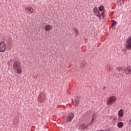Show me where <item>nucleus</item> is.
<instances>
[{
	"label": "nucleus",
	"mask_w": 131,
	"mask_h": 131,
	"mask_svg": "<svg viewBox=\"0 0 131 131\" xmlns=\"http://www.w3.org/2000/svg\"><path fill=\"white\" fill-rule=\"evenodd\" d=\"M117 125L119 128H122V127H123V122H120L117 124Z\"/></svg>",
	"instance_id": "nucleus-11"
},
{
	"label": "nucleus",
	"mask_w": 131,
	"mask_h": 131,
	"mask_svg": "<svg viewBox=\"0 0 131 131\" xmlns=\"http://www.w3.org/2000/svg\"><path fill=\"white\" fill-rule=\"evenodd\" d=\"M97 17H98V18H101V13H100V11H99L98 14L96 15Z\"/></svg>",
	"instance_id": "nucleus-20"
},
{
	"label": "nucleus",
	"mask_w": 131,
	"mask_h": 131,
	"mask_svg": "<svg viewBox=\"0 0 131 131\" xmlns=\"http://www.w3.org/2000/svg\"><path fill=\"white\" fill-rule=\"evenodd\" d=\"M101 17H102V18H105V10H104L101 14Z\"/></svg>",
	"instance_id": "nucleus-19"
},
{
	"label": "nucleus",
	"mask_w": 131,
	"mask_h": 131,
	"mask_svg": "<svg viewBox=\"0 0 131 131\" xmlns=\"http://www.w3.org/2000/svg\"><path fill=\"white\" fill-rule=\"evenodd\" d=\"M126 48L127 50H131V39L130 38L127 39Z\"/></svg>",
	"instance_id": "nucleus-5"
},
{
	"label": "nucleus",
	"mask_w": 131,
	"mask_h": 131,
	"mask_svg": "<svg viewBox=\"0 0 131 131\" xmlns=\"http://www.w3.org/2000/svg\"><path fill=\"white\" fill-rule=\"evenodd\" d=\"M13 66L15 69H17L18 68V62L15 61L14 63Z\"/></svg>",
	"instance_id": "nucleus-15"
},
{
	"label": "nucleus",
	"mask_w": 131,
	"mask_h": 131,
	"mask_svg": "<svg viewBox=\"0 0 131 131\" xmlns=\"http://www.w3.org/2000/svg\"><path fill=\"white\" fill-rule=\"evenodd\" d=\"M124 115V113H123V110L122 109L120 110L118 113V120H119V121H120V120H121V118L123 117Z\"/></svg>",
	"instance_id": "nucleus-3"
},
{
	"label": "nucleus",
	"mask_w": 131,
	"mask_h": 131,
	"mask_svg": "<svg viewBox=\"0 0 131 131\" xmlns=\"http://www.w3.org/2000/svg\"><path fill=\"white\" fill-rule=\"evenodd\" d=\"M95 114L93 115L91 122L89 123V125L90 126H95Z\"/></svg>",
	"instance_id": "nucleus-7"
},
{
	"label": "nucleus",
	"mask_w": 131,
	"mask_h": 131,
	"mask_svg": "<svg viewBox=\"0 0 131 131\" xmlns=\"http://www.w3.org/2000/svg\"><path fill=\"white\" fill-rule=\"evenodd\" d=\"M104 6L101 5L99 8H98V9H99V12H103V11H104Z\"/></svg>",
	"instance_id": "nucleus-14"
},
{
	"label": "nucleus",
	"mask_w": 131,
	"mask_h": 131,
	"mask_svg": "<svg viewBox=\"0 0 131 131\" xmlns=\"http://www.w3.org/2000/svg\"><path fill=\"white\" fill-rule=\"evenodd\" d=\"M105 131H107V130H106ZM107 131H111V128L109 127L107 129Z\"/></svg>",
	"instance_id": "nucleus-24"
},
{
	"label": "nucleus",
	"mask_w": 131,
	"mask_h": 131,
	"mask_svg": "<svg viewBox=\"0 0 131 131\" xmlns=\"http://www.w3.org/2000/svg\"><path fill=\"white\" fill-rule=\"evenodd\" d=\"M116 100H117V98H116V96H111L108 98L106 104L108 105H112L113 103H115V102H116Z\"/></svg>",
	"instance_id": "nucleus-1"
},
{
	"label": "nucleus",
	"mask_w": 131,
	"mask_h": 131,
	"mask_svg": "<svg viewBox=\"0 0 131 131\" xmlns=\"http://www.w3.org/2000/svg\"><path fill=\"white\" fill-rule=\"evenodd\" d=\"M7 48V45L4 41H2L0 42V52L1 53H4L6 51V49Z\"/></svg>",
	"instance_id": "nucleus-2"
},
{
	"label": "nucleus",
	"mask_w": 131,
	"mask_h": 131,
	"mask_svg": "<svg viewBox=\"0 0 131 131\" xmlns=\"http://www.w3.org/2000/svg\"><path fill=\"white\" fill-rule=\"evenodd\" d=\"M52 28V26L51 25H47L44 27L45 30L46 31H50Z\"/></svg>",
	"instance_id": "nucleus-8"
},
{
	"label": "nucleus",
	"mask_w": 131,
	"mask_h": 131,
	"mask_svg": "<svg viewBox=\"0 0 131 131\" xmlns=\"http://www.w3.org/2000/svg\"><path fill=\"white\" fill-rule=\"evenodd\" d=\"M27 11H30L31 13H33L34 10L31 7H28L27 8Z\"/></svg>",
	"instance_id": "nucleus-16"
},
{
	"label": "nucleus",
	"mask_w": 131,
	"mask_h": 131,
	"mask_svg": "<svg viewBox=\"0 0 131 131\" xmlns=\"http://www.w3.org/2000/svg\"><path fill=\"white\" fill-rule=\"evenodd\" d=\"M113 120H114V121L116 120V118H113Z\"/></svg>",
	"instance_id": "nucleus-26"
},
{
	"label": "nucleus",
	"mask_w": 131,
	"mask_h": 131,
	"mask_svg": "<svg viewBox=\"0 0 131 131\" xmlns=\"http://www.w3.org/2000/svg\"><path fill=\"white\" fill-rule=\"evenodd\" d=\"M124 72L126 75L131 74V66L127 67L125 70Z\"/></svg>",
	"instance_id": "nucleus-6"
},
{
	"label": "nucleus",
	"mask_w": 131,
	"mask_h": 131,
	"mask_svg": "<svg viewBox=\"0 0 131 131\" xmlns=\"http://www.w3.org/2000/svg\"><path fill=\"white\" fill-rule=\"evenodd\" d=\"M117 4H119V5H121V0H119V1H118Z\"/></svg>",
	"instance_id": "nucleus-22"
},
{
	"label": "nucleus",
	"mask_w": 131,
	"mask_h": 131,
	"mask_svg": "<svg viewBox=\"0 0 131 131\" xmlns=\"http://www.w3.org/2000/svg\"><path fill=\"white\" fill-rule=\"evenodd\" d=\"M117 70H118V71L119 72H120V69H121V68H120V67H118V68H117Z\"/></svg>",
	"instance_id": "nucleus-21"
},
{
	"label": "nucleus",
	"mask_w": 131,
	"mask_h": 131,
	"mask_svg": "<svg viewBox=\"0 0 131 131\" xmlns=\"http://www.w3.org/2000/svg\"><path fill=\"white\" fill-rule=\"evenodd\" d=\"M88 127H89V125L84 124H83L80 126L81 129H83V130H84V129L88 128Z\"/></svg>",
	"instance_id": "nucleus-9"
},
{
	"label": "nucleus",
	"mask_w": 131,
	"mask_h": 131,
	"mask_svg": "<svg viewBox=\"0 0 131 131\" xmlns=\"http://www.w3.org/2000/svg\"><path fill=\"white\" fill-rule=\"evenodd\" d=\"M74 32H75V33H76V34H78V29H77V28H74L73 30Z\"/></svg>",
	"instance_id": "nucleus-18"
},
{
	"label": "nucleus",
	"mask_w": 131,
	"mask_h": 131,
	"mask_svg": "<svg viewBox=\"0 0 131 131\" xmlns=\"http://www.w3.org/2000/svg\"><path fill=\"white\" fill-rule=\"evenodd\" d=\"M93 12L94 14L97 16V15L99 14V10H98L97 7H94L93 9Z\"/></svg>",
	"instance_id": "nucleus-10"
},
{
	"label": "nucleus",
	"mask_w": 131,
	"mask_h": 131,
	"mask_svg": "<svg viewBox=\"0 0 131 131\" xmlns=\"http://www.w3.org/2000/svg\"><path fill=\"white\" fill-rule=\"evenodd\" d=\"M79 102H80V100L79 99H76L75 106L78 107V106L79 105Z\"/></svg>",
	"instance_id": "nucleus-12"
},
{
	"label": "nucleus",
	"mask_w": 131,
	"mask_h": 131,
	"mask_svg": "<svg viewBox=\"0 0 131 131\" xmlns=\"http://www.w3.org/2000/svg\"><path fill=\"white\" fill-rule=\"evenodd\" d=\"M17 72L18 74H21L22 73V69L18 68L17 69Z\"/></svg>",
	"instance_id": "nucleus-17"
},
{
	"label": "nucleus",
	"mask_w": 131,
	"mask_h": 131,
	"mask_svg": "<svg viewBox=\"0 0 131 131\" xmlns=\"http://www.w3.org/2000/svg\"><path fill=\"white\" fill-rule=\"evenodd\" d=\"M123 4H124V2H123V1L122 0L121 1V5H123Z\"/></svg>",
	"instance_id": "nucleus-25"
},
{
	"label": "nucleus",
	"mask_w": 131,
	"mask_h": 131,
	"mask_svg": "<svg viewBox=\"0 0 131 131\" xmlns=\"http://www.w3.org/2000/svg\"><path fill=\"white\" fill-rule=\"evenodd\" d=\"M40 99L43 101V100H45V98H43V96H40Z\"/></svg>",
	"instance_id": "nucleus-23"
},
{
	"label": "nucleus",
	"mask_w": 131,
	"mask_h": 131,
	"mask_svg": "<svg viewBox=\"0 0 131 131\" xmlns=\"http://www.w3.org/2000/svg\"><path fill=\"white\" fill-rule=\"evenodd\" d=\"M74 117V114L73 113H70L69 115H68L66 121L67 122H70L72 121V119Z\"/></svg>",
	"instance_id": "nucleus-4"
},
{
	"label": "nucleus",
	"mask_w": 131,
	"mask_h": 131,
	"mask_svg": "<svg viewBox=\"0 0 131 131\" xmlns=\"http://www.w3.org/2000/svg\"><path fill=\"white\" fill-rule=\"evenodd\" d=\"M112 27H115L116 25H117V22L116 21H115L114 20H112Z\"/></svg>",
	"instance_id": "nucleus-13"
}]
</instances>
